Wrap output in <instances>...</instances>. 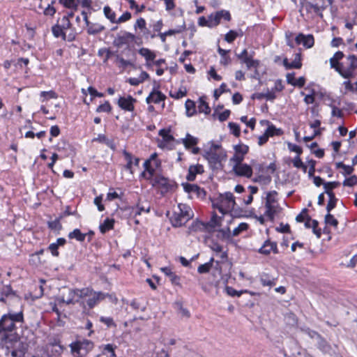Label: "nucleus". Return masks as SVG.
<instances>
[{"instance_id": "nucleus-1", "label": "nucleus", "mask_w": 357, "mask_h": 357, "mask_svg": "<svg viewBox=\"0 0 357 357\" xmlns=\"http://www.w3.org/2000/svg\"><path fill=\"white\" fill-rule=\"evenodd\" d=\"M24 314L21 310L19 312L9 311L7 314L2 315L0 318V340H4L6 336H13L11 334L16 329V323H24Z\"/></svg>"}, {"instance_id": "nucleus-2", "label": "nucleus", "mask_w": 357, "mask_h": 357, "mask_svg": "<svg viewBox=\"0 0 357 357\" xmlns=\"http://www.w3.org/2000/svg\"><path fill=\"white\" fill-rule=\"evenodd\" d=\"M3 348L6 349V354L10 353L13 357H23L25 354L26 347L21 341L17 335L13 336H6L4 340L0 343Z\"/></svg>"}, {"instance_id": "nucleus-3", "label": "nucleus", "mask_w": 357, "mask_h": 357, "mask_svg": "<svg viewBox=\"0 0 357 357\" xmlns=\"http://www.w3.org/2000/svg\"><path fill=\"white\" fill-rule=\"evenodd\" d=\"M92 289L89 288L76 289L67 290L66 294L63 293L61 298H59L60 303H65L68 305L75 304L79 303V299L84 298L86 296H91Z\"/></svg>"}, {"instance_id": "nucleus-4", "label": "nucleus", "mask_w": 357, "mask_h": 357, "mask_svg": "<svg viewBox=\"0 0 357 357\" xmlns=\"http://www.w3.org/2000/svg\"><path fill=\"white\" fill-rule=\"evenodd\" d=\"M73 355H86L94 347L92 341L86 339L79 340L69 345Z\"/></svg>"}, {"instance_id": "nucleus-5", "label": "nucleus", "mask_w": 357, "mask_h": 357, "mask_svg": "<svg viewBox=\"0 0 357 357\" xmlns=\"http://www.w3.org/2000/svg\"><path fill=\"white\" fill-rule=\"evenodd\" d=\"M356 69L357 56L354 54H351L347 57L346 66H344V63H342L340 75L345 79H350L354 76V72Z\"/></svg>"}, {"instance_id": "nucleus-6", "label": "nucleus", "mask_w": 357, "mask_h": 357, "mask_svg": "<svg viewBox=\"0 0 357 357\" xmlns=\"http://www.w3.org/2000/svg\"><path fill=\"white\" fill-rule=\"evenodd\" d=\"M204 157L208 160L210 167L214 171L222 169V160L226 157V154L217 153L209 150L205 152Z\"/></svg>"}, {"instance_id": "nucleus-7", "label": "nucleus", "mask_w": 357, "mask_h": 357, "mask_svg": "<svg viewBox=\"0 0 357 357\" xmlns=\"http://www.w3.org/2000/svg\"><path fill=\"white\" fill-rule=\"evenodd\" d=\"M192 215L190 211H183L180 208V212H174L170 218L172 225L174 227H178L184 225L190 218Z\"/></svg>"}, {"instance_id": "nucleus-8", "label": "nucleus", "mask_w": 357, "mask_h": 357, "mask_svg": "<svg viewBox=\"0 0 357 357\" xmlns=\"http://www.w3.org/2000/svg\"><path fill=\"white\" fill-rule=\"evenodd\" d=\"M152 185L159 187L162 191L167 192L174 187L175 183L161 174H156L152 179Z\"/></svg>"}, {"instance_id": "nucleus-9", "label": "nucleus", "mask_w": 357, "mask_h": 357, "mask_svg": "<svg viewBox=\"0 0 357 357\" xmlns=\"http://www.w3.org/2000/svg\"><path fill=\"white\" fill-rule=\"evenodd\" d=\"M208 19L211 21L209 27H213L218 26L220 23L221 19H224L226 21L231 20V15L229 11L225 10H221L212 13L208 16Z\"/></svg>"}, {"instance_id": "nucleus-10", "label": "nucleus", "mask_w": 357, "mask_h": 357, "mask_svg": "<svg viewBox=\"0 0 357 357\" xmlns=\"http://www.w3.org/2000/svg\"><path fill=\"white\" fill-rule=\"evenodd\" d=\"M135 36L131 33L124 31L121 35L119 34L114 40L113 44L115 47L120 48L123 45H128L130 42L135 40Z\"/></svg>"}, {"instance_id": "nucleus-11", "label": "nucleus", "mask_w": 357, "mask_h": 357, "mask_svg": "<svg viewBox=\"0 0 357 357\" xmlns=\"http://www.w3.org/2000/svg\"><path fill=\"white\" fill-rule=\"evenodd\" d=\"M136 101V99L131 96H128L127 98L120 97L118 100V105L123 110L132 112L135 109L134 103Z\"/></svg>"}, {"instance_id": "nucleus-12", "label": "nucleus", "mask_w": 357, "mask_h": 357, "mask_svg": "<svg viewBox=\"0 0 357 357\" xmlns=\"http://www.w3.org/2000/svg\"><path fill=\"white\" fill-rule=\"evenodd\" d=\"M271 252L274 254H278V249L277 243L271 241L270 240H266L263 245L258 250V252L264 255H268Z\"/></svg>"}, {"instance_id": "nucleus-13", "label": "nucleus", "mask_w": 357, "mask_h": 357, "mask_svg": "<svg viewBox=\"0 0 357 357\" xmlns=\"http://www.w3.org/2000/svg\"><path fill=\"white\" fill-rule=\"evenodd\" d=\"M232 170L235 172L236 175L239 176L250 178L252 175V169L247 164L234 165Z\"/></svg>"}, {"instance_id": "nucleus-14", "label": "nucleus", "mask_w": 357, "mask_h": 357, "mask_svg": "<svg viewBox=\"0 0 357 357\" xmlns=\"http://www.w3.org/2000/svg\"><path fill=\"white\" fill-rule=\"evenodd\" d=\"M219 199L221 200V202L224 204V205L228 210L230 208H234L236 204L235 202V198L233 194L230 192H227L224 194H220L219 196Z\"/></svg>"}, {"instance_id": "nucleus-15", "label": "nucleus", "mask_w": 357, "mask_h": 357, "mask_svg": "<svg viewBox=\"0 0 357 357\" xmlns=\"http://www.w3.org/2000/svg\"><path fill=\"white\" fill-rule=\"evenodd\" d=\"M296 43L303 44L306 48H310L314 45V40L312 35L305 36L303 33H299L295 38Z\"/></svg>"}, {"instance_id": "nucleus-16", "label": "nucleus", "mask_w": 357, "mask_h": 357, "mask_svg": "<svg viewBox=\"0 0 357 357\" xmlns=\"http://www.w3.org/2000/svg\"><path fill=\"white\" fill-rule=\"evenodd\" d=\"M317 345L318 349L324 354L332 356L335 352L332 346L322 337L317 340Z\"/></svg>"}, {"instance_id": "nucleus-17", "label": "nucleus", "mask_w": 357, "mask_h": 357, "mask_svg": "<svg viewBox=\"0 0 357 357\" xmlns=\"http://www.w3.org/2000/svg\"><path fill=\"white\" fill-rule=\"evenodd\" d=\"M204 172V167L202 165H190L188 169L186 179L189 181H193L195 180L197 174H202Z\"/></svg>"}, {"instance_id": "nucleus-18", "label": "nucleus", "mask_w": 357, "mask_h": 357, "mask_svg": "<svg viewBox=\"0 0 357 357\" xmlns=\"http://www.w3.org/2000/svg\"><path fill=\"white\" fill-rule=\"evenodd\" d=\"M166 98L165 95H164L160 91H157L155 89L150 93L149 96L146 98V101L148 104L151 102H154L155 104L159 103L161 101L165 100Z\"/></svg>"}, {"instance_id": "nucleus-19", "label": "nucleus", "mask_w": 357, "mask_h": 357, "mask_svg": "<svg viewBox=\"0 0 357 357\" xmlns=\"http://www.w3.org/2000/svg\"><path fill=\"white\" fill-rule=\"evenodd\" d=\"M123 154L125 157L126 160L127 161V164L126 165V169L129 170L130 172V173L132 174V164H134L135 166H138L139 162V159L138 158H133L132 155L130 153L126 151V150H124L123 151Z\"/></svg>"}, {"instance_id": "nucleus-20", "label": "nucleus", "mask_w": 357, "mask_h": 357, "mask_svg": "<svg viewBox=\"0 0 357 357\" xmlns=\"http://www.w3.org/2000/svg\"><path fill=\"white\" fill-rule=\"evenodd\" d=\"M161 271L164 273L167 276L169 277L171 282L175 285L180 284V277L173 273L170 268L169 267H163L161 268Z\"/></svg>"}, {"instance_id": "nucleus-21", "label": "nucleus", "mask_w": 357, "mask_h": 357, "mask_svg": "<svg viewBox=\"0 0 357 357\" xmlns=\"http://www.w3.org/2000/svg\"><path fill=\"white\" fill-rule=\"evenodd\" d=\"M93 142H99L100 143H103L106 144L108 147H109L112 150L115 151L116 150V144L112 139H108L105 135H98V137L94 138L93 139Z\"/></svg>"}, {"instance_id": "nucleus-22", "label": "nucleus", "mask_w": 357, "mask_h": 357, "mask_svg": "<svg viewBox=\"0 0 357 357\" xmlns=\"http://www.w3.org/2000/svg\"><path fill=\"white\" fill-rule=\"evenodd\" d=\"M260 282L263 286L271 287L275 285V278L268 273H263L260 275Z\"/></svg>"}, {"instance_id": "nucleus-23", "label": "nucleus", "mask_w": 357, "mask_h": 357, "mask_svg": "<svg viewBox=\"0 0 357 357\" xmlns=\"http://www.w3.org/2000/svg\"><path fill=\"white\" fill-rule=\"evenodd\" d=\"M182 185L184 190L188 193L195 192L198 196H199L201 192H204V190L196 184L183 183Z\"/></svg>"}, {"instance_id": "nucleus-24", "label": "nucleus", "mask_w": 357, "mask_h": 357, "mask_svg": "<svg viewBox=\"0 0 357 357\" xmlns=\"http://www.w3.org/2000/svg\"><path fill=\"white\" fill-rule=\"evenodd\" d=\"M265 206V215H266L271 220H273L274 219L275 214L277 213V206L270 204V200H266Z\"/></svg>"}, {"instance_id": "nucleus-25", "label": "nucleus", "mask_w": 357, "mask_h": 357, "mask_svg": "<svg viewBox=\"0 0 357 357\" xmlns=\"http://www.w3.org/2000/svg\"><path fill=\"white\" fill-rule=\"evenodd\" d=\"M324 193H326L329 197V200L326 206V211L327 212L331 213V211L335 208L338 199L336 198L333 192L326 190L324 191Z\"/></svg>"}, {"instance_id": "nucleus-26", "label": "nucleus", "mask_w": 357, "mask_h": 357, "mask_svg": "<svg viewBox=\"0 0 357 357\" xmlns=\"http://www.w3.org/2000/svg\"><path fill=\"white\" fill-rule=\"evenodd\" d=\"M190 232L207 231L205 222L196 220L188 228Z\"/></svg>"}, {"instance_id": "nucleus-27", "label": "nucleus", "mask_w": 357, "mask_h": 357, "mask_svg": "<svg viewBox=\"0 0 357 357\" xmlns=\"http://www.w3.org/2000/svg\"><path fill=\"white\" fill-rule=\"evenodd\" d=\"M139 54L140 55H142V56H144L147 62H149L150 61H154V59L156 56L155 54L153 52H152L149 49L145 48V47H142V48L139 49ZM147 66H149L150 64L149 63H147Z\"/></svg>"}, {"instance_id": "nucleus-28", "label": "nucleus", "mask_w": 357, "mask_h": 357, "mask_svg": "<svg viewBox=\"0 0 357 357\" xmlns=\"http://www.w3.org/2000/svg\"><path fill=\"white\" fill-rule=\"evenodd\" d=\"M266 123L268 124V128L265 132L268 137L280 136L283 134V131L280 128H277L274 125L270 124L268 121H266Z\"/></svg>"}, {"instance_id": "nucleus-29", "label": "nucleus", "mask_w": 357, "mask_h": 357, "mask_svg": "<svg viewBox=\"0 0 357 357\" xmlns=\"http://www.w3.org/2000/svg\"><path fill=\"white\" fill-rule=\"evenodd\" d=\"M87 26V33L89 35H96L98 33H100L102 31L105 30V26L99 24H94L91 23L86 26Z\"/></svg>"}, {"instance_id": "nucleus-30", "label": "nucleus", "mask_w": 357, "mask_h": 357, "mask_svg": "<svg viewBox=\"0 0 357 357\" xmlns=\"http://www.w3.org/2000/svg\"><path fill=\"white\" fill-rule=\"evenodd\" d=\"M114 220L110 218H106L103 223L99 226L100 231L102 234H105L110 229L114 228Z\"/></svg>"}, {"instance_id": "nucleus-31", "label": "nucleus", "mask_w": 357, "mask_h": 357, "mask_svg": "<svg viewBox=\"0 0 357 357\" xmlns=\"http://www.w3.org/2000/svg\"><path fill=\"white\" fill-rule=\"evenodd\" d=\"M218 216L215 213H213L211 220L209 222H205L206 227L207 229V231L212 232L213 231L215 227L218 226Z\"/></svg>"}, {"instance_id": "nucleus-32", "label": "nucleus", "mask_w": 357, "mask_h": 357, "mask_svg": "<svg viewBox=\"0 0 357 357\" xmlns=\"http://www.w3.org/2000/svg\"><path fill=\"white\" fill-rule=\"evenodd\" d=\"M305 8L307 11L312 10L316 14H320L321 15L320 12L323 9V6H321L319 3L307 1L305 3Z\"/></svg>"}, {"instance_id": "nucleus-33", "label": "nucleus", "mask_w": 357, "mask_h": 357, "mask_svg": "<svg viewBox=\"0 0 357 357\" xmlns=\"http://www.w3.org/2000/svg\"><path fill=\"white\" fill-rule=\"evenodd\" d=\"M185 29V24L183 22V25L181 26V29H169V31L165 32V33H160L159 34V36L162 42H165L166 40V37H168L169 36H172L176 33H181L183 30Z\"/></svg>"}, {"instance_id": "nucleus-34", "label": "nucleus", "mask_w": 357, "mask_h": 357, "mask_svg": "<svg viewBox=\"0 0 357 357\" xmlns=\"http://www.w3.org/2000/svg\"><path fill=\"white\" fill-rule=\"evenodd\" d=\"M52 34L55 38L61 37L63 40H66V33L63 31L61 26L59 24L54 25L52 27Z\"/></svg>"}, {"instance_id": "nucleus-35", "label": "nucleus", "mask_w": 357, "mask_h": 357, "mask_svg": "<svg viewBox=\"0 0 357 357\" xmlns=\"http://www.w3.org/2000/svg\"><path fill=\"white\" fill-rule=\"evenodd\" d=\"M182 141L185 147L188 149L196 145L198 143V139L194 137L193 136L188 133L186 135V137L185 139H183Z\"/></svg>"}, {"instance_id": "nucleus-36", "label": "nucleus", "mask_w": 357, "mask_h": 357, "mask_svg": "<svg viewBox=\"0 0 357 357\" xmlns=\"http://www.w3.org/2000/svg\"><path fill=\"white\" fill-rule=\"evenodd\" d=\"M86 236V234L82 233L79 229H75L68 234L69 238H75L79 242H83L85 240Z\"/></svg>"}, {"instance_id": "nucleus-37", "label": "nucleus", "mask_w": 357, "mask_h": 357, "mask_svg": "<svg viewBox=\"0 0 357 357\" xmlns=\"http://www.w3.org/2000/svg\"><path fill=\"white\" fill-rule=\"evenodd\" d=\"M198 109L200 113L204 112L206 114H208L211 112V108L205 101V97L199 98Z\"/></svg>"}, {"instance_id": "nucleus-38", "label": "nucleus", "mask_w": 357, "mask_h": 357, "mask_svg": "<svg viewBox=\"0 0 357 357\" xmlns=\"http://www.w3.org/2000/svg\"><path fill=\"white\" fill-rule=\"evenodd\" d=\"M186 114L188 116H192L196 113L195 103L194 101L188 99L185 103Z\"/></svg>"}, {"instance_id": "nucleus-39", "label": "nucleus", "mask_w": 357, "mask_h": 357, "mask_svg": "<svg viewBox=\"0 0 357 357\" xmlns=\"http://www.w3.org/2000/svg\"><path fill=\"white\" fill-rule=\"evenodd\" d=\"M103 12L105 15V17L109 20V21L112 23H116V14L111 9V8L109 6H106L103 8Z\"/></svg>"}, {"instance_id": "nucleus-40", "label": "nucleus", "mask_w": 357, "mask_h": 357, "mask_svg": "<svg viewBox=\"0 0 357 357\" xmlns=\"http://www.w3.org/2000/svg\"><path fill=\"white\" fill-rule=\"evenodd\" d=\"M142 211L149 213L150 211V207L146 208L144 206H141L139 204H137L136 208H132L131 214L136 218L137 215H140Z\"/></svg>"}, {"instance_id": "nucleus-41", "label": "nucleus", "mask_w": 357, "mask_h": 357, "mask_svg": "<svg viewBox=\"0 0 357 357\" xmlns=\"http://www.w3.org/2000/svg\"><path fill=\"white\" fill-rule=\"evenodd\" d=\"M235 153L241 155H244L248 152L249 147L247 145L240 144L234 146Z\"/></svg>"}, {"instance_id": "nucleus-42", "label": "nucleus", "mask_w": 357, "mask_h": 357, "mask_svg": "<svg viewBox=\"0 0 357 357\" xmlns=\"http://www.w3.org/2000/svg\"><path fill=\"white\" fill-rule=\"evenodd\" d=\"M324 222L326 225H330L334 227H337L338 225L337 220L328 212H327V214L325 215Z\"/></svg>"}, {"instance_id": "nucleus-43", "label": "nucleus", "mask_w": 357, "mask_h": 357, "mask_svg": "<svg viewBox=\"0 0 357 357\" xmlns=\"http://www.w3.org/2000/svg\"><path fill=\"white\" fill-rule=\"evenodd\" d=\"M116 348V346H114L111 344H107L104 346L103 350L102 353L107 354L109 357H116L114 349Z\"/></svg>"}, {"instance_id": "nucleus-44", "label": "nucleus", "mask_w": 357, "mask_h": 357, "mask_svg": "<svg viewBox=\"0 0 357 357\" xmlns=\"http://www.w3.org/2000/svg\"><path fill=\"white\" fill-rule=\"evenodd\" d=\"M159 135L161 136L166 142H170L174 140V137L169 135V130L166 129H161L159 131Z\"/></svg>"}, {"instance_id": "nucleus-45", "label": "nucleus", "mask_w": 357, "mask_h": 357, "mask_svg": "<svg viewBox=\"0 0 357 357\" xmlns=\"http://www.w3.org/2000/svg\"><path fill=\"white\" fill-rule=\"evenodd\" d=\"M292 162L295 167L301 168L304 172H306L307 166L303 164L299 155L296 156Z\"/></svg>"}, {"instance_id": "nucleus-46", "label": "nucleus", "mask_w": 357, "mask_h": 357, "mask_svg": "<svg viewBox=\"0 0 357 357\" xmlns=\"http://www.w3.org/2000/svg\"><path fill=\"white\" fill-rule=\"evenodd\" d=\"M226 88H227V85H226V84L222 83V84L220 85V88H219V89H215V90L214 91L213 96H214V98H215V100H218V99L219 98L220 96L222 93H225V92H227V91H230V90H229V89H227Z\"/></svg>"}, {"instance_id": "nucleus-47", "label": "nucleus", "mask_w": 357, "mask_h": 357, "mask_svg": "<svg viewBox=\"0 0 357 357\" xmlns=\"http://www.w3.org/2000/svg\"><path fill=\"white\" fill-rule=\"evenodd\" d=\"M228 127L230 129L231 132L236 137H238L241 133L239 126L233 122H229L228 124Z\"/></svg>"}, {"instance_id": "nucleus-48", "label": "nucleus", "mask_w": 357, "mask_h": 357, "mask_svg": "<svg viewBox=\"0 0 357 357\" xmlns=\"http://www.w3.org/2000/svg\"><path fill=\"white\" fill-rule=\"evenodd\" d=\"M329 61L331 68H334L340 74L343 63L334 59V57L331 58Z\"/></svg>"}, {"instance_id": "nucleus-49", "label": "nucleus", "mask_w": 357, "mask_h": 357, "mask_svg": "<svg viewBox=\"0 0 357 357\" xmlns=\"http://www.w3.org/2000/svg\"><path fill=\"white\" fill-rule=\"evenodd\" d=\"M63 31L65 30L71 29L72 24L68 19V17L63 16L61 20V24H59Z\"/></svg>"}, {"instance_id": "nucleus-50", "label": "nucleus", "mask_w": 357, "mask_h": 357, "mask_svg": "<svg viewBox=\"0 0 357 357\" xmlns=\"http://www.w3.org/2000/svg\"><path fill=\"white\" fill-rule=\"evenodd\" d=\"M248 229V225L245 222L239 224V225L233 230V236H236L239 235L242 231H245Z\"/></svg>"}, {"instance_id": "nucleus-51", "label": "nucleus", "mask_w": 357, "mask_h": 357, "mask_svg": "<svg viewBox=\"0 0 357 357\" xmlns=\"http://www.w3.org/2000/svg\"><path fill=\"white\" fill-rule=\"evenodd\" d=\"M243 63H245L248 69H250L251 68H257L259 65V61L258 60H254L252 59V56H250L248 59L244 61Z\"/></svg>"}, {"instance_id": "nucleus-52", "label": "nucleus", "mask_w": 357, "mask_h": 357, "mask_svg": "<svg viewBox=\"0 0 357 357\" xmlns=\"http://www.w3.org/2000/svg\"><path fill=\"white\" fill-rule=\"evenodd\" d=\"M112 109V107L108 101H106L104 104L99 105L97 109V112H109Z\"/></svg>"}, {"instance_id": "nucleus-53", "label": "nucleus", "mask_w": 357, "mask_h": 357, "mask_svg": "<svg viewBox=\"0 0 357 357\" xmlns=\"http://www.w3.org/2000/svg\"><path fill=\"white\" fill-rule=\"evenodd\" d=\"M340 185L338 181L327 182L324 183V188L325 191L333 192V190L337 188Z\"/></svg>"}, {"instance_id": "nucleus-54", "label": "nucleus", "mask_w": 357, "mask_h": 357, "mask_svg": "<svg viewBox=\"0 0 357 357\" xmlns=\"http://www.w3.org/2000/svg\"><path fill=\"white\" fill-rule=\"evenodd\" d=\"M356 183H357V176L356 175H353V176H350L349 178H346L343 181L342 184L344 186L352 187L354 185H356Z\"/></svg>"}, {"instance_id": "nucleus-55", "label": "nucleus", "mask_w": 357, "mask_h": 357, "mask_svg": "<svg viewBox=\"0 0 357 357\" xmlns=\"http://www.w3.org/2000/svg\"><path fill=\"white\" fill-rule=\"evenodd\" d=\"M236 56L241 63H243L244 61H246L250 58V56H252L251 55L248 54V50L246 49H244L241 53L236 52Z\"/></svg>"}, {"instance_id": "nucleus-56", "label": "nucleus", "mask_w": 357, "mask_h": 357, "mask_svg": "<svg viewBox=\"0 0 357 357\" xmlns=\"http://www.w3.org/2000/svg\"><path fill=\"white\" fill-rule=\"evenodd\" d=\"M238 36V34L233 31V30H230L225 36V40L227 42V43H232L235 39Z\"/></svg>"}, {"instance_id": "nucleus-57", "label": "nucleus", "mask_w": 357, "mask_h": 357, "mask_svg": "<svg viewBox=\"0 0 357 357\" xmlns=\"http://www.w3.org/2000/svg\"><path fill=\"white\" fill-rule=\"evenodd\" d=\"M88 297H89V298L86 300V303L87 305L89 306V307L90 309H91L96 305H97L98 301L96 300V298L94 296V294H93V292L91 293V295L89 296Z\"/></svg>"}, {"instance_id": "nucleus-58", "label": "nucleus", "mask_w": 357, "mask_h": 357, "mask_svg": "<svg viewBox=\"0 0 357 357\" xmlns=\"http://www.w3.org/2000/svg\"><path fill=\"white\" fill-rule=\"evenodd\" d=\"M116 61L120 63V67L125 69L128 66H133V63L132 61L126 60L122 57H120L119 55L116 56Z\"/></svg>"}, {"instance_id": "nucleus-59", "label": "nucleus", "mask_w": 357, "mask_h": 357, "mask_svg": "<svg viewBox=\"0 0 357 357\" xmlns=\"http://www.w3.org/2000/svg\"><path fill=\"white\" fill-rule=\"evenodd\" d=\"M176 305H177L178 312L182 317H185L186 318L190 317V312L186 308H184L181 303H176Z\"/></svg>"}, {"instance_id": "nucleus-60", "label": "nucleus", "mask_w": 357, "mask_h": 357, "mask_svg": "<svg viewBox=\"0 0 357 357\" xmlns=\"http://www.w3.org/2000/svg\"><path fill=\"white\" fill-rule=\"evenodd\" d=\"M48 226L51 229L61 230L62 228L61 224L59 219L48 222Z\"/></svg>"}, {"instance_id": "nucleus-61", "label": "nucleus", "mask_w": 357, "mask_h": 357, "mask_svg": "<svg viewBox=\"0 0 357 357\" xmlns=\"http://www.w3.org/2000/svg\"><path fill=\"white\" fill-rule=\"evenodd\" d=\"M210 264L211 263H205L199 265L197 268L198 273L201 274L208 273L211 268Z\"/></svg>"}, {"instance_id": "nucleus-62", "label": "nucleus", "mask_w": 357, "mask_h": 357, "mask_svg": "<svg viewBox=\"0 0 357 357\" xmlns=\"http://www.w3.org/2000/svg\"><path fill=\"white\" fill-rule=\"evenodd\" d=\"M146 21L144 18H139L137 20V22L134 26L135 29H139L141 30H146Z\"/></svg>"}, {"instance_id": "nucleus-63", "label": "nucleus", "mask_w": 357, "mask_h": 357, "mask_svg": "<svg viewBox=\"0 0 357 357\" xmlns=\"http://www.w3.org/2000/svg\"><path fill=\"white\" fill-rule=\"evenodd\" d=\"M244 159V157L243 155H241L239 154H237L235 153V154L233 155L232 158H231L230 161L234 162V165H241L243 163H242L243 160Z\"/></svg>"}, {"instance_id": "nucleus-64", "label": "nucleus", "mask_w": 357, "mask_h": 357, "mask_svg": "<svg viewBox=\"0 0 357 357\" xmlns=\"http://www.w3.org/2000/svg\"><path fill=\"white\" fill-rule=\"evenodd\" d=\"M213 208H217L222 214L226 213V211L224 208V207H225V206L224 205V204H222L221 202V200L219 199V197L217 199V202H215V203L213 202Z\"/></svg>"}]
</instances>
